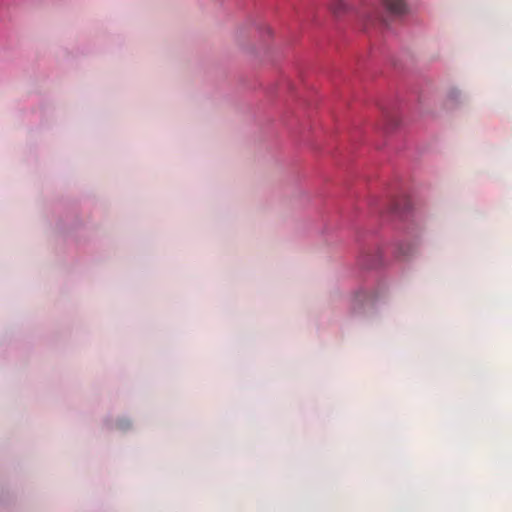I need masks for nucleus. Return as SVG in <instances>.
<instances>
[{"instance_id":"obj_2","label":"nucleus","mask_w":512,"mask_h":512,"mask_svg":"<svg viewBox=\"0 0 512 512\" xmlns=\"http://www.w3.org/2000/svg\"><path fill=\"white\" fill-rule=\"evenodd\" d=\"M345 2L343 0H334L331 5V9L334 14L338 15L345 9Z\"/></svg>"},{"instance_id":"obj_1","label":"nucleus","mask_w":512,"mask_h":512,"mask_svg":"<svg viewBox=\"0 0 512 512\" xmlns=\"http://www.w3.org/2000/svg\"><path fill=\"white\" fill-rule=\"evenodd\" d=\"M387 9L395 14L401 15L406 11V5L403 0H383Z\"/></svg>"},{"instance_id":"obj_4","label":"nucleus","mask_w":512,"mask_h":512,"mask_svg":"<svg viewBox=\"0 0 512 512\" xmlns=\"http://www.w3.org/2000/svg\"><path fill=\"white\" fill-rule=\"evenodd\" d=\"M399 253H400L401 255H403V256H404V255H407V252L402 251L401 249H400Z\"/></svg>"},{"instance_id":"obj_3","label":"nucleus","mask_w":512,"mask_h":512,"mask_svg":"<svg viewBox=\"0 0 512 512\" xmlns=\"http://www.w3.org/2000/svg\"><path fill=\"white\" fill-rule=\"evenodd\" d=\"M272 34L273 31L269 26L265 25L258 27V36L260 35L261 37H264V35H267L268 37H270L272 36Z\"/></svg>"}]
</instances>
